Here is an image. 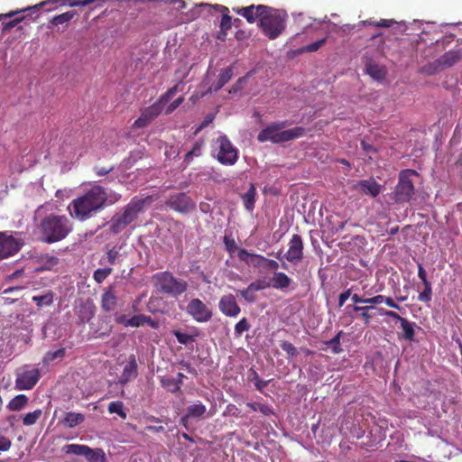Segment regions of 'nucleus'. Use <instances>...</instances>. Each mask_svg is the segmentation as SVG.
<instances>
[{
	"instance_id": "44",
	"label": "nucleus",
	"mask_w": 462,
	"mask_h": 462,
	"mask_svg": "<svg viewBox=\"0 0 462 462\" xmlns=\"http://www.w3.org/2000/svg\"><path fill=\"white\" fill-rule=\"evenodd\" d=\"M106 0H63V4L69 6H87L90 4H96L95 7L100 6V3H105Z\"/></svg>"
},
{
	"instance_id": "58",
	"label": "nucleus",
	"mask_w": 462,
	"mask_h": 462,
	"mask_svg": "<svg viewBox=\"0 0 462 462\" xmlns=\"http://www.w3.org/2000/svg\"><path fill=\"white\" fill-rule=\"evenodd\" d=\"M114 166H96L94 168V171L97 176H106L114 170Z\"/></svg>"
},
{
	"instance_id": "17",
	"label": "nucleus",
	"mask_w": 462,
	"mask_h": 462,
	"mask_svg": "<svg viewBox=\"0 0 462 462\" xmlns=\"http://www.w3.org/2000/svg\"><path fill=\"white\" fill-rule=\"evenodd\" d=\"M219 309L223 314L228 317H236L241 311L235 296L232 294L225 295L220 299Z\"/></svg>"
},
{
	"instance_id": "42",
	"label": "nucleus",
	"mask_w": 462,
	"mask_h": 462,
	"mask_svg": "<svg viewBox=\"0 0 462 462\" xmlns=\"http://www.w3.org/2000/svg\"><path fill=\"white\" fill-rule=\"evenodd\" d=\"M42 411L37 409L32 412L26 413L23 418V423L25 426H32L36 423V421L42 417Z\"/></svg>"
},
{
	"instance_id": "53",
	"label": "nucleus",
	"mask_w": 462,
	"mask_h": 462,
	"mask_svg": "<svg viewBox=\"0 0 462 462\" xmlns=\"http://www.w3.org/2000/svg\"><path fill=\"white\" fill-rule=\"evenodd\" d=\"M280 346L286 352L289 358L294 357L297 355V348L289 341H282Z\"/></svg>"
},
{
	"instance_id": "33",
	"label": "nucleus",
	"mask_w": 462,
	"mask_h": 462,
	"mask_svg": "<svg viewBox=\"0 0 462 462\" xmlns=\"http://www.w3.org/2000/svg\"><path fill=\"white\" fill-rule=\"evenodd\" d=\"M28 397L25 394H19L14 397L7 404L8 410L18 411L23 410L28 403Z\"/></svg>"
},
{
	"instance_id": "21",
	"label": "nucleus",
	"mask_w": 462,
	"mask_h": 462,
	"mask_svg": "<svg viewBox=\"0 0 462 462\" xmlns=\"http://www.w3.org/2000/svg\"><path fill=\"white\" fill-rule=\"evenodd\" d=\"M238 258L248 265H252L254 268L264 266L266 257L249 253L246 249L238 250Z\"/></svg>"
},
{
	"instance_id": "56",
	"label": "nucleus",
	"mask_w": 462,
	"mask_h": 462,
	"mask_svg": "<svg viewBox=\"0 0 462 462\" xmlns=\"http://www.w3.org/2000/svg\"><path fill=\"white\" fill-rule=\"evenodd\" d=\"M200 154L201 146L199 143H196L193 148L185 154L184 161L189 163L192 160L193 156L199 157Z\"/></svg>"
},
{
	"instance_id": "30",
	"label": "nucleus",
	"mask_w": 462,
	"mask_h": 462,
	"mask_svg": "<svg viewBox=\"0 0 462 462\" xmlns=\"http://www.w3.org/2000/svg\"><path fill=\"white\" fill-rule=\"evenodd\" d=\"M271 282L273 288L277 290H284L291 285V279L284 273L275 272Z\"/></svg>"
},
{
	"instance_id": "41",
	"label": "nucleus",
	"mask_w": 462,
	"mask_h": 462,
	"mask_svg": "<svg viewBox=\"0 0 462 462\" xmlns=\"http://www.w3.org/2000/svg\"><path fill=\"white\" fill-rule=\"evenodd\" d=\"M66 355V349L61 347L56 351H49L42 359L43 364L48 365L55 359H62Z\"/></svg>"
},
{
	"instance_id": "6",
	"label": "nucleus",
	"mask_w": 462,
	"mask_h": 462,
	"mask_svg": "<svg viewBox=\"0 0 462 462\" xmlns=\"http://www.w3.org/2000/svg\"><path fill=\"white\" fill-rule=\"evenodd\" d=\"M419 176L415 170H402L398 175V182L391 195L392 199L397 204L410 202L415 195L413 179Z\"/></svg>"
},
{
	"instance_id": "29",
	"label": "nucleus",
	"mask_w": 462,
	"mask_h": 462,
	"mask_svg": "<svg viewBox=\"0 0 462 462\" xmlns=\"http://www.w3.org/2000/svg\"><path fill=\"white\" fill-rule=\"evenodd\" d=\"M233 77V69L232 67H227L223 69L219 75V78L216 83H213L208 89V91H217L219 90L225 84H226Z\"/></svg>"
},
{
	"instance_id": "62",
	"label": "nucleus",
	"mask_w": 462,
	"mask_h": 462,
	"mask_svg": "<svg viewBox=\"0 0 462 462\" xmlns=\"http://www.w3.org/2000/svg\"><path fill=\"white\" fill-rule=\"evenodd\" d=\"M418 276L421 280L423 284L430 282L427 279V273L421 263L418 264Z\"/></svg>"
},
{
	"instance_id": "13",
	"label": "nucleus",
	"mask_w": 462,
	"mask_h": 462,
	"mask_svg": "<svg viewBox=\"0 0 462 462\" xmlns=\"http://www.w3.org/2000/svg\"><path fill=\"white\" fill-rule=\"evenodd\" d=\"M283 258L291 263H297L303 259V241L299 234H294L291 236L289 249L283 254Z\"/></svg>"
},
{
	"instance_id": "54",
	"label": "nucleus",
	"mask_w": 462,
	"mask_h": 462,
	"mask_svg": "<svg viewBox=\"0 0 462 462\" xmlns=\"http://www.w3.org/2000/svg\"><path fill=\"white\" fill-rule=\"evenodd\" d=\"M327 39L323 38L319 41L306 45L300 49V52H314L317 51L325 42Z\"/></svg>"
},
{
	"instance_id": "18",
	"label": "nucleus",
	"mask_w": 462,
	"mask_h": 462,
	"mask_svg": "<svg viewBox=\"0 0 462 462\" xmlns=\"http://www.w3.org/2000/svg\"><path fill=\"white\" fill-rule=\"evenodd\" d=\"M462 59L461 50H449L436 60V67L440 69L450 68Z\"/></svg>"
},
{
	"instance_id": "11",
	"label": "nucleus",
	"mask_w": 462,
	"mask_h": 462,
	"mask_svg": "<svg viewBox=\"0 0 462 462\" xmlns=\"http://www.w3.org/2000/svg\"><path fill=\"white\" fill-rule=\"evenodd\" d=\"M378 313L382 316L389 317L394 320H397L401 324V328L402 329V337L407 341H413L415 337V329L416 324L414 322L409 321L407 319L401 317L397 312L393 310H387L383 308L377 309Z\"/></svg>"
},
{
	"instance_id": "61",
	"label": "nucleus",
	"mask_w": 462,
	"mask_h": 462,
	"mask_svg": "<svg viewBox=\"0 0 462 462\" xmlns=\"http://www.w3.org/2000/svg\"><path fill=\"white\" fill-rule=\"evenodd\" d=\"M350 296H351V289H347L346 291L340 293L339 297H338V306L342 307Z\"/></svg>"
},
{
	"instance_id": "64",
	"label": "nucleus",
	"mask_w": 462,
	"mask_h": 462,
	"mask_svg": "<svg viewBox=\"0 0 462 462\" xmlns=\"http://www.w3.org/2000/svg\"><path fill=\"white\" fill-rule=\"evenodd\" d=\"M361 147L363 148V150L366 152H376V149L374 145L368 143L365 140H362L361 142Z\"/></svg>"
},
{
	"instance_id": "38",
	"label": "nucleus",
	"mask_w": 462,
	"mask_h": 462,
	"mask_svg": "<svg viewBox=\"0 0 462 462\" xmlns=\"http://www.w3.org/2000/svg\"><path fill=\"white\" fill-rule=\"evenodd\" d=\"M161 383L167 391L171 393H177L180 389L182 382L180 379H175L173 377H162Z\"/></svg>"
},
{
	"instance_id": "36",
	"label": "nucleus",
	"mask_w": 462,
	"mask_h": 462,
	"mask_svg": "<svg viewBox=\"0 0 462 462\" xmlns=\"http://www.w3.org/2000/svg\"><path fill=\"white\" fill-rule=\"evenodd\" d=\"M172 333L176 337L178 342L185 346L193 343L195 341L196 337L199 336V333L182 332L180 329L173 330Z\"/></svg>"
},
{
	"instance_id": "14",
	"label": "nucleus",
	"mask_w": 462,
	"mask_h": 462,
	"mask_svg": "<svg viewBox=\"0 0 462 462\" xmlns=\"http://www.w3.org/2000/svg\"><path fill=\"white\" fill-rule=\"evenodd\" d=\"M46 3L43 2L40 5H35L33 6L24 8V9H22L19 11H14V12H10L8 14H1L0 21H4L5 18H8V17H10V18L14 17L13 20H11L9 22L3 23V31L5 32V31L11 30L12 28H14V26H16L18 23H20L22 21H23L25 19V17H26L25 15L17 16L19 14H21L23 12H26V11L31 12V14H34V13L38 12L40 7H42Z\"/></svg>"
},
{
	"instance_id": "59",
	"label": "nucleus",
	"mask_w": 462,
	"mask_h": 462,
	"mask_svg": "<svg viewBox=\"0 0 462 462\" xmlns=\"http://www.w3.org/2000/svg\"><path fill=\"white\" fill-rule=\"evenodd\" d=\"M12 446V441L9 438L0 435V451H7Z\"/></svg>"
},
{
	"instance_id": "55",
	"label": "nucleus",
	"mask_w": 462,
	"mask_h": 462,
	"mask_svg": "<svg viewBox=\"0 0 462 462\" xmlns=\"http://www.w3.org/2000/svg\"><path fill=\"white\" fill-rule=\"evenodd\" d=\"M88 460V462H106V455L100 448L93 450Z\"/></svg>"
},
{
	"instance_id": "12",
	"label": "nucleus",
	"mask_w": 462,
	"mask_h": 462,
	"mask_svg": "<svg viewBox=\"0 0 462 462\" xmlns=\"http://www.w3.org/2000/svg\"><path fill=\"white\" fill-rule=\"evenodd\" d=\"M22 246V243L12 235L0 232V260L16 254Z\"/></svg>"
},
{
	"instance_id": "27",
	"label": "nucleus",
	"mask_w": 462,
	"mask_h": 462,
	"mask_svg": "<svg viewBox=\"0 0 462 462\" xmlns=\"http://www.w3.org/2000/svg\"><path fill=\"white\" fill-rule=\"evenodd\" d=\"M63 451L66 454L83 456L88 459L90 454H92L93 449L86 445L68 444L63 447Z\"/></svg>"
},
{
	"instance_id": "51",
	"label": "nucleus",
	"mask_w": 462,
	"mask_h": 462,
	"mask_svg": "<svg viewBox=\"0 0 462 462\" xmlns=\"http://www.w3.org/2000/svg\"><path fill=\"white\" fill-rule=\"evenodd\" d=\"M251 328L250 323L248 322L246 318H243L239 320L235 326V334L237 337H240L244 332L248 331Z\"/></svg>"
},
{
	"instance_id": "22",
	"label": "nucleus",
	"mask_w": 462,
	"mask_h": 462,
	"mask_svg": "<svg viewBox=\"0 0 462 462\" xmlns=\"http://www.w3.org/2000/svg\"><path fill=\"white\" fill-rule=\"evenodd\" d=\"M214 8L222 14L220 21V32L217 33V39L225 41L226 32L232 26L231 16L228 14V8L226 6L217 5Z\"/></svg>"
},
{
	"instance_id": "57",
	"label": "nucleus",
	"mask_w": 462,
	"mask_h": 462,
	"mask_svg": "<svg viewBox=\"0 0 462 462\" xmlns=\"http://www.w3.org/2000/svg\"><path fill=\"white\" fill-rule=\"evenodd\" d=\"M183 100L184 98L182 97L176 98L173 102L166 106L164 113L166 115L171 114L183 102Z\"/></svg>"
},
{
	"instance_id": "37",
	"label": "nucleus",
	"mask_w": 462,
	"mask_h": 462,
	"mask_svg": "<svg viewBox=\"0 0 462 462\" xmlns=\"http://www.w3.org/2000/svg\"><path fill=\"white\" fill-rule=\"evenodd\" d=\"M121 247L113 246L106 252V256H103L100 260V263L104 264L105 263H109L110 265H115L121 256L120 250Z\"/></svg>"
},
{
	"instance_id": "9",
	"label": "nucleus",
	"mask_w": 462,
	"mask_h": 462,
	"mask_svg": "<svg viewBox=\"0 0 462 462\" xmlns=\"http://www.w3.org/2000/svg\"><path fill=\"white\" fill-rule=\"evenodd\" d=\"M211 154L223 165H234L238 160V150L226 135L213 141Z\"/></svg>"
},
{
	"instance_id": "8",
	"label": "nucleus",
	"mask_w": 462,
	"mask_h": 462,
	"mask_svg": "<svg viewBox=\"0 0 462 462\" xmlns=\"http://www.w3.org/2000/svg\"><path fill=\"white\" fill-rule=\"evenodd\" d=\"M154 285L161 293L176 297L183 293L188 287L185 281L178 279L170 272H161L153 276Z\"/></svg>"
},
{
	"instance_id": "60",
	"label": "nucleus",
	"mask_w": 462,
	"mask_h": 462,
	"mask_svg": "<svg viewBox=\"0 0 462 462\" xmlns=\"http://www.w3.org/2000/svg\"><path fill=\"white\" fill-rule=\"evenodd\" d=\"M383 302H384L388 307L393 309L402 310V307L397 304L391 297H385L383 295Z\"/></svg>"
},
{
	"instance_id": "3",
	"label": "nucleus",
	"mask_w": 462,
	"mask_h": 462,
	"mask_svg": "<svg viewBox=\"0 0 462 462\" xmlns=\"http://www.w3.org/2000/svg\"><path fill=\"white\" fill-rule=\"evenodd\" d=\"M38 231L42 242L53 244L68 236L72 231V223L64 215L49 214L41 219Z\"/></svg>"
},
{
	"instance_id": "34",
	"label": "nucleus",
	"mask_w": 462,
	"mask_h": 462,
	"mask_svg": "<svg viewBox=\"0 0 462 462\" xmlns=\"http://www.w3.org/2000/svg\"><path fill=\"white\" fill-rule=\"evenodd\" d=\"M32 300L38 308L51 306L54 300V293L52 291H48L43 295L33 296Z\"/></svg>"
},
{
	"instance_id": "63",
	"label": "nucleus",
	"mask_w": 462,
	"mask_h": 462,
	"mask_svg": "<svg viewBox=\"0 0 462 462\" xmlns=\"http://www.w3.org/2000/svg\"><path fill=\"white\" fill-rule=\"evenodd\" d=\"M365 304H370L373 306V304H381L383 303V295L379 294L371 298H365Z\"/></svg>"
},
{
	"instance_id": "50",
	"label": "nucleus",
	"mask_w": 462,
	"mask_h": 462,
	"mask_svg": "<svg viewBox=\"0 0 462 462\" xmlns=\"http://www.w3.org/2000/svg\"><path fill=\"white\" fill-rule=\"evenodd\" d=\"M224 244L226 251L228 252L231 257L234 255L235 253L238 254V250L241 249L238 248L235 239L228 237L227 236H224Z\"/></svg>"
},
{
	"instance_id": "45",
	"label": "nucleus",
	"mask_w": 462,
	"mask_h": 462,
	"mask_svg": "<svg viewBox=\"0 0 462 462\" xmlns=\"http://www.w3.org/2000/svg\"><path fill=\"white\" fill-rule=\"evenodd\" d=\"M113 272L111 267L97 269L93 273V278L97 283H102Z\"/></svg>"
},
{
	"instance_id": "7",
	"label": "nucleus",
	"mask_w": 462,
	"mask_h": 462,
	"mask_svg": "<svg viewBox=\"0 0 462 462\" xmlns=\"http://www.w3.org/2000/svg\"><path fill=\"white\" fill-rule=\"evenodd\" d=\"M178 85L168 89L157 102L146 107L141 116L134 121L133 126L134 128H143L147 126L156 116L163 110V106L170 102L178 91Z\"/></svg>"
},
{
	"instance_id": "23",
	"label": "nucleus",
	"mask_w": 462,
	"mask_h": 462,
	"mask_svg": "<svg viewBox=\"0 0 462 462\" xmlns=\"http://www.w3.org/2000/svg\"><path fill=\"white\" fill-rule=\"evenodd\" d=\"M75 313L81 323L88 322L94 316L95 305L90 301H81L75 306Z\"/></svg>"
},
{
	"instance_id": "4",
	"label": "nucleus",
	"mask_w": 462,
	"mask_h": 462,
	"mask_svg": "<svg viewBox=\"0 0 462 462\" xmlns=\"http://www.w3.org/2000/svg\"><path fill=\"white\" fill-rule=\"evenodd\" d=\"M258 12L260 15L259 26L264 35L270 40L279 37L286 27L287 14L263 5H258Z\"/></svg>"
},
{
	"instance_id": "32",
	"label": "nucleus",
	"mask_w": 462,
	"mask_h": 462,
	"mask_svg": "<svg viewBox=\"0 0 462 462\" xmlns=\"http://www.w3.org/2000/svg\"><path fill=\"white\" fill-rule=\"evenodd\" d=\"M255 196L256 189L254 184H251L248 190L242 195L243 204L248 211H252L254 208Z\"/></svg>"
},
{
	"instance_id": "43",
	"label": "nucleus",
	"mask_w": 462,
	"mask_h": 462,
	"mask_svg": "<svg viewBox=\"0 0 462 462\" xmlns=\"http://www.w3.org/2000/svg\"><path fill=\"white\" fill-rule=\"evenodd\" d=\"M109 413H116L123 420L126 419V412L124 411V403L120 401L112 402L108 404Z\"/></svg>"
},
{
	"instance_id": "20",
	"label": "nucleus",
	"mask_w": 462,
	"mask_h": 462,
	"mask_svg": "<svg viewBox=\"0 0 462 462\" xmlns=\"http://www.w3.org/2000/svg\"><path fill=\"white\" fill-rule=\"evenodd\" d=\"M137 373V363L134 356H131L127 364L125 365L121 375L119 376L118 383L120 384H126L130 381L136 378Z\"/></svg>"
},
{
	"instance_id": "2",
	"label": "nucleus",
	"mask_w": 462,
	"mask_h": 462,
	"mask_svg": "<svg viewBox=\"0 0 462 462\" xmlns=\"http://www.w3.org/2000/svg\"><path fill=\"white\" fill-rule=\"evenodd\" d=\"M154 201L152 196L134 197L122 211L116 213L109 221V231L117 235L137 219L140 213Z\"/></svg>"
},
{
	"instance_id": "15",
	"label": "nucleus",
	"mask_w": 462,
	"mask_h": 462,
	"mask_svg": "<svg viewBox=\"0 0 462 462\" xmlns=\"http://www.w3.org/2000/svg\"><path fill=\"white\" fill-rule=\"evenodd\" d=\"M351 189L371 198L377 197L382 189V186L373 178L362 180L352 185Z\"/></svg>"
},
{
	"instance_id": "28",
	"label": "nucleus",
	"mask_w": 462,
	"mask_h": 462,
	"mask_svg": "<svg viewBox=\"0 0 462 462\" xmlns=\"http://www.w3.org/2000/svg\"><path fill=\"white\" fill-rule=\"evenodd\" d=\"M127 324L132 328H138L144 325L156 328L157 323L150 317L144 314L134 315L127 320Z\"/></svg>"
},
{
	"instance_id": "31",
	"label": "nucleus",
	"mask_w": 462,
	"mask_h": 462,
	"mask_svg": "<svg viewBox=\"0 0 462 462\" xmlns=\"http://www.w3.org/2000/svg\"><path fill=\"white\" fill-rule=\"evenodd\" d=\"M187 312L196 320L202 321V302L199 299H193L186 308Z\"/></svg>"
},
{
	"instance_id": "52",
	"label": "nucleus",
	"mask_w": 462,
	"mask_h": 462,
	"mask_svg": "<svg viewBox=\"0 0 462 462\" xmlns=\"http://www.w3.org/2000/svg\"><path fill=\"white\" fill-rule=\"evenodd\" d=\"M424 290L422 292H420L418 296L419 300L422 302H429L431 300V295H432V289L430 282L425 283Z\"/></svg>"
},
{
	"instance_id": "25",
	"label": "nucleus",
	"mask_w": 462,
	"mask_h": 462,
	"mask_svg": "<svg viewBox=\"0 0 462 462\" xmlns=\"http://www.w3.org/2000/svg\"><path fill=\"white\" fill-rule=\"evenodd\" d=\"M234 11L241 16L245 17L250 23H254L256 20L260 22L258 5H252L250 6L234 9Z\"/></svg>"
},
{
	"instance_id": "48",
	"label": "nucleus",
	"mask_w": 462,
	"mask_h": 462,
	"mask_svg": "<svg viewBox=\"0 0 462 462\" xmlns=\"http://www.w3.org/2000/svg\"><path fill=\"white\" fill-rule=\"evenodd\" d=\"M247 406L254 411H260L263 415H270L273 411L272 409L263 403L261 402H247Z\"/></svg>"
},
{
	"instance_id": "19",
	"label": "nucleus",
	"mask_w": 462,
	"mask_h": 462,
	"mask_svg": "<svg viewBox=\"0 0 462 462\" xmlns=\"http://www.w3.org/2000/svg\"><path fill=\"white\" fill-rule=\"evenodd\" d=\"M271 285L263 280H257L251 282L246 289L238 290L237 293L240 294L246 301L252 303L255 301L254 292L270 287Z\"/></svg>"
},
{
	"instance_id": "35",
	"label": "nucleus",
	"mask_w": 462,
	"mask_h": 462,
	"mask_svg": "<svg viewBox=\"0 0 462 462\" xmlns=\"http://www.w3.org/2000/svg\"><path fill=\"white\" fill-rule=\"evenodd\" d=\"M85 420V416L82 413L78 412H67L64 417V424L69 428H74L77 425L83 422Z\"/></svg>"
},
{
	"instance_id": "40",
	"label": "nucleus",
	"mask_w": 462,
	"mask_h": 462,
	"mask_svg": "<svg viewBox=\"0 0 462 462\" xmlns=\"http://www.w3.org/2000/svg\"><path fill=\"white\" fill-rule=\"evenodd\" d=\"M75 14H76L75 11H68L61 14L54 16L51 20V23L53 25H60V24L69 22L75 16Z\"/></svg>"
},
{
	"instance_id": "16",
	"label": "nucleus",
	"mask_w": 462,
	"mask_h": 462,
	"mask_svg": "<svg viewBox=\"0 0 462 462\" xmlns=\"http://www.w3.org/2000/svg\"><path fill=\"white\" fill-rule=\"evenodd\" d=\"M166 205L181 213L189 212L194 208L191 199L185 193H178L171 196Z\"/></svg>"
},
{
	"instance_id": "26",
	"label": "nucleus",
	"mask_w": 462,
	"mask_h": 462,
	"mask_svg": "<svg viewBox=\"0 0 462 462\" xmlns=\"http://www.w3.org/2000/svg\"><path fill=\"white\" fill-rule=\"evenodd\" d=\"M375 307L372 305L359 306V305H348L346 310H352L354 312L358 313L359 317L363 320L364 324L368 326L373 318L370 314V310H374Z\"/></svg>"
},
{
	"instance_id": "24",
	"label": "nucleus",
	"mask_w": 462,
	"mask_h": 462,
	"mask_svg": "<svg viewBox=\"0 0 462 462\" xmlns=\"http://www.w3.org/2000/svg\"><path fill=\"white\" fill-rule=\"evenodd\" d=\"M118 298L112 287L106 289L101 296V308L105 312L113 311L117 306Z\"/></svg>"
},
{
	"instance_id": "49",
	"label": "nucleus",
	"mask_w": 462,
	"mask_h": 462,
	"mask_svg": "<svg viewBox=\"0 0 462 462\" xmlns=\"http://www.w3.org/2000/svg\"><path fill=\"white\" fill-rule=\"evenodd\" d=\"M362 23L375 26V27L389 28L393 23H395V21L392 20V19H381L380 21L376 22V21H373L372 19H368V20L363 21Z\"/></svg>"
},
{
	"instance_id": "1",
	"label": "nucleus",
	"mask_w": 462,
	"mask_h": 462,
	"mask_svg": "<svg viewBox=\"0 0 462 462\" xmlns=\"http://www.w3.org/2000/svg\"><path fill=\"white\" fill-rule=\"evenodd\" d=\"M106 201V189L100 185H94L83 195L74 199L68 209L71 217L79 221H85L103 209Z\"/></svg>"
},
{
	"instance_id": "39",
	"label": "nucleus",
	"mask_w": 462,
	"mask_h": 462,
	"mask_svg": "<svg viewBox=\"0 0 462 462\" xmlns=\"http://www.w3.org/2000/svg\"><path fill=\"white\" fill-rule=\"evenodd\" d=\"M366 72L374 79H383L386 74L383 67L372 62L366 65Z\"/></svg>"
},
{
	"instance_id": "5",
	"label": "nucleus",
	"mask_w": 462,
	"mask_h": 462,
	"mask_svg": "<svg viewBox=\"0 0 462 462\" xmlns=\"http://www.w3.org/2000/svg\"><path fill=\"white\" fill-rule=\"evenodd\" d=\"M287 125V121L273 123L258 134L257 140L260 143L270 141L273 143H281L304 135L305 128L297 126L291 129L283 130Z\"/></svg>"
},
{
	"instance_id": "46",
	"label": "nucleus",
	"mask_w": 462,
	"mask_h": 462,
	"mask_svg": "<svg viewBox=\"0 0 462 462\" xmlns=\"http://www.w3.org/2000/svg\"><path fill=\"white\" fill-rule=\"evenodd\" d=\"M250 373H251V378L250 379H251V381L254 382L255 388L259 392H263L264 390V388L268 385L270 381L269 380L263 381V380L260 379L257 372L255 370H254V369H250Z\"/></svg>"
},
{
	"instance_id": "47",
	"label": "nucleus",
	"mask_w": 462,
	"mask_h": 462,
	"mask_svg": "<svg viewBox=\"0 0 462 462\" xmlns=\"http://www.w3.org/2000/svg\"><path fill=\"white\" fill-rule=\"evenodd\" d=\"M342 335L343 331L340 330L334 337L325 342L326 345L330 346L332 347V352L335 354H339L342 352V348L340 346V339Z\"/></svg>"
},
{
	"instance_id": "10",
	"label": "nucleus",
	"mask_w": 462,
	"mask_h": 462,
	"mask_svg": "<svg viewBox=\"0 0 462 462\" xmlns=\"http://www.w3.org/2000/svg\"><path fill=\"white\" fill-rule=\"evenodd\" d=\"M15 389L18 391L31 390L39 382L41 373L38 368L23 366L15 372Z\"/></svg>"
}]
</instances>
